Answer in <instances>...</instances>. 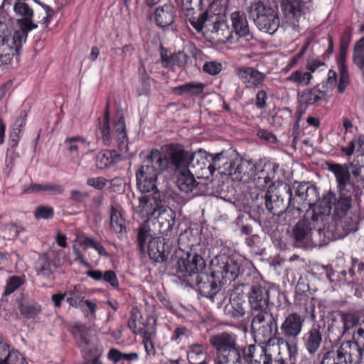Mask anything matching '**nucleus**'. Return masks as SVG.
I'll use <instances>...</instances> for the list:
<instances>
[{
  "mask_svg": "<svg viewBox=\"0 0 364 364\" xmlns=\"http://www.w3.org/2000/svg\"><path fill=\"white\" fill-rule=\"evenodd\" d=\"M209 343L214 355L240 349L237 343V336L232 332L222 331L213 334L210 337Z\"/></svg>",
  "mask_w": 364,
  "mask_h": 364,
  "instance_id": "obj_15",
  "label": "nucleus"
},
{
  "mask_svg": "<svg viewBox=\"0 0 364 364\" xmlns=\"http://www.w3.org/2000/svg\"><path fill=\"white\" fill-rule=\"evenodd\" d=\"M214 364H242L241 350L215 355Z\"/></svg>",
  "mask_w": 364,
  "mask_h": 364,
  "instance_id": "obj_39",
  "label": "nucleus"
},
{
  "mask_svg": "<svg viewBox=\"0 0 364 364\" xmlns=\"http://www.w3.org/2000/svg\"><path fill=\"white\" fill-rule=\"evenodd\" d=\"M23 279L17 276H12L8 280L5 287L4 293L5 296L9 295L15 291L19 287L23 284Z\"/></svg>",
  "mask_w": 364,
  "mask_h": 364,
  "instance_id": "obj_53",
  "label": "nucleus"
},
{
  "mask_svg": "<svg viewBox=\"0 0 364 364\" xmlns=\"http://www.w3.org/2000/svg\"><path fill=\"white\" fill-rule=\"evenodd\" d=\"M323 219L313 210L312 214L307 215L293 228L291 237L294 245L298 247L322 246L336 239L332 231L326 230Z\"/></svg>",
  "mask_w": 364,
  "mask_h": 364,
  "instance_id": "obj_3",
  "label": "nucleus"
},
{
  "mask_svg": "<svg viewBox=\"0 0 364 364\" xmlns=\"http://www.w3.org/2000/svg\"><path fill=\"white\" fill-rule=\"evenodd\" d=\"M157 216L149 220L143 225H150L151 232L154 235H161L171 237L173 227L175 224L176 213L171 208H159L156 211Z\"/></svg>",
  "mask_w": 364,
  "mask_h": 364,
  "instance_id": "obj_12",
  "label": "nucleus"
},
{
  "mask_svg": "<svg viewBox=\"0 0 364 364\" xmlns=\"http://www.w3.org/2000/svg\"><path fill=\"white\" fill-rule=\"evenodd\" d=\"M289 196V208L292 209V215L300 214L306 210L307 215L312 214L313 210L318 206L316 203L319 199L317 188L308 182L296 183L290 186Z\"/></svg>",
  "mask_w": 364,
  "mask_h": 364,
  "instance_id": "obj_6",
  "label": "nucleus"
},
{
  "mask_svg": "<svg viewBox=\"0 0 364 364\" xmlns=\"http://www.w3.org/2000/svg\"><path fill=\"white\" fill-rule=\"evenodd\" d=\"M210 20V16L208 15V12H203L200 14L198 17H193L190 20L192 26L198 32L203 31L206 33L205 25L208 21Z\"/></svg>",
  "mask_w": 364,
  "mask_h": 364,
  "instance_id": "obj_50",
  "label": "nucleus"
},
{
  "mask_svg": "<svg viewBox=\"0 0 364 364\" xmlns=\"http://www.w3.org/2000/svg\"><path fill=\"white\" fill-rule=\"evenodd\" d=\"M257 166L251 160L236 159L222 161L220 173L229 176L234 181L248 183L252 181Z\"/></svg>",
  "mask_w": 364,
  "mask_h": 364,
  "instance_id": "obj_11",
  "label": "nucleus"
},
{
  "mask_svg": "<svg viewBox=\"0 0 364 364\" xmlns=\"http://www.w3.org/2000/svg\"><path fill=\"white\" fill-rule=\"evenodd\" d=\"M327 168L333 173L338 191H354L356 186L351 180V166L349 164L327 163Z\"/></svg>",
  "mask_w": 364,
  "mask_h": 364,
  "instance_id": "obj_16",
  "label": "nucleus"
},
{
  "mask_svg": "<svg viewBox=\"0 0 364 364\" xmlns=\"http://www.w3.org/2000/svg\"><path fill=\"white\" fill-rule=\"evenodd\" d=\"M325 96L326 93L320 90L313 91L311 90H305L298 92V100L301 105L308 106L323 100Z\"/></svg>",
  "mask_w": 364,
  "mask_h": 364,
  "instance_id": "obj_37",
  "label": "nucleus"
},
{
  "mask_svg": "<svg viewBox=\"0 0 364 364\" xmlns=\"http://www.w3.org/2000/svg\"><path fill=\"white\" fill-rule=\"evenodd\" d=\"M269 291L260 285L252 286L249 292V302L251 309L257 313L268 311Z\"/></svg>",
  "mask_w": 364,
  "mask_h": 364,
  "instance_id": "obj_23",
  "label": "nucleus"
},
{
  "mask_svg": "<svg viewBox=\"0 0 364 364\" xmlns=\"http://www.w3.org/2000/svg\"><path fill=\"white\" fill-rule=\"evenodd\" d=\"M255 23L260 31L273 34L279 28V20L275 11L272 10L267 16H261Z\"/></svg>",
  "mask_w": 364,
  "mask_h": 364,
  "instance_id": "obj_31",
  "label": "nucleus"
},
{
  "mask_svg": "<svg viewBox=\"0 0 364 364\" xmlns=\"http://www.w3.org/2000/svg\"><path fill=\"white\" fill-rule=\"evenodd\" d=\"M27 117V113L25 110L21 112L19 116L15 121L14 127L13 131H16L17 132H21V128L23 127L26 124Z\"/></svg>",
  "mask_w": 364,
  "mask_h": 364,
  "instance_id": "obj_63",
  "label": "nucleus"
},
{
  "mask_svg": "<svg viewBox=\"0 0 364 364\" xmlns=\"http://www.w3.org/2000/svg\"><path fill=\"white\" fill-rule=\"evenodd\" d=\"M155 196H143L139 198V211L146 216H152L156 213L159 205L157 200L160 198L159 193Z\"/></svg>",
  "mask_w": 364,
  "mask_h": 364,
  "instance_id": "obj_32",
  "label": "nucleus"
},
{
  "mask_svg": "<svg viewBox=\"0 0 364 364\" xmlns=\"http://www.w3.org/2000/svg\"><path fill=\"white\" fill-rule=\"evenodd\" d=\"M23 191L25 193H38L46 191L51 195H60L63 193L64 188L61 185L53 183H31L28 187L23 186Z\"/></svg>",
  "mask_w": 364,
  "mask_h": 364,
  "instance_id": "obj_33",
  "label": "nucleus"
},
{
  "mask_svg": "<svg viewBox=\"0 0 364 364\" xmlns=\"http://www.w3.org/2000/svg\"><path fill=\"white\" fill-rule=\"evenodd\" d=\"M241 264L228 256H223L214 267L215 274L225 284L234 281L240 274Z\"/></svg>",
  "mask_w": 364,
  "mask_h": 364,
  "instance_id": "obj_18",
  "label": "nucleus"
},
{
  "mask_svg": "<svg viewBox=\"0 0 364 364\" xmlns=\"http://www.w3.org/2000/svg\"><path fill=\"white\" fill-rule=\"evenodd\" d=\"M53 209L51 207L40 205L36 208L35 211V217L38 219H50L53 217Z\"/></svg>",
  "mask_w": 364,
  "mask_h": 364,
  "instance_id": "obj_55",
  "label": "nucleus"
},
{
  "mask_svg": "<svg viewBox=\"0 0 364 364\" xmlns=\"http://www.w3.org/2000/svg\"><path fill=\"white\" fill-rule=\"evenodd\" d=\"M301 0H284L282 9L288 18H297L301 13Z\"/></svg>",
  "mask_w": 364,
  "mask_h": 364,
  "instance_id": "obj_41",
  "label": "nucleus"
},
{
  "mask_svg": "<svg viewBox=\"0 0 364 364\" xmlns=\"http://www.w3.org/2000/svg\"><path fill=\"white\" fill-rule=\"evenodd\" d=\"M305 318L297 313H291L284 318L280 326L284 340L295 341L301 334Z\"/></svg>",
  "mask_w": 364,
  "mask_h": 364,
  "instance_id": "obj_20",
  "label": "nucleus"
},
{
  "mask_svg": "<svg viewBox=\"0 0 364 364\" xmlns=\"http://www.w3.org/2000/svg\"><path fill=\"white\" fill-rule=\"evenodd\" d=\"M323 339V333L319 325L313 326L303 336L304 346L308 353L314 355L319 350Z\"/></svg>",
  "mask_w": 364,
  "mask_h": 364,
  "instance_id": "obj_24",
  "label": "nucleus"
},
{
  "mask_svg": "<svg viewBox=\"0 0 364 364\" xmlns=\"http://www.w3.org/2000/svg\"><path fill=\"white\" fill-rule=\"evenodd\" d=\"M176 16V10L171 4H164L155 11V21L159 27L165 28L171 26Z\"/></svg>",
  "mask_w": 364,
  "mask_h": 364,
  "instance_id": "obj_28",
  "label": "nucleus"
},
{
  "mask_svg": "<svg viewBox=\"0 0 364 364\" xmlns=\"http://www.w3.org/2000/svg\"><path fill=\"white\" fill-rule=\"evenodd\" d=\"M225 160L223 152L216 154L212 157V164L209 163L207 157L203 153L199 151L198 153H191V162L190 166L195 169L196 173L201 174L202 177H205L204 174L208 173L213 175L215 171L222 168V161ZM208 177V176H205Z\"/></svg>",
  "mask_w": 364,
  "mask_h": 364,
  "instance_id": "obj_13",
  "label": "nucleus"
},
{
  "mask_svg": "<svg viewBox=\"0 0 364 364\" xmlns=\"http://www.w3.org/2000/svg\"><path fill=\"white\" fill-rule=\"evenodd\" d=\"M353 61L359 68L364 67V38L360 39L355 45Z\"/></svg>",
  "mask_w": 364,
  "mask_h": 364,
  "instance_id": "obj_46",
  "label": "nucleus"
},
{
  "mask_svg": "<svg viewBox=\"0 0 364 364\" xmlns=\"http://www.w3.org/2000/svg\"><path fill=\"white\" fill-rule=\"evenodd\" d=\"M272 10L274 9L271 6L265 5L262 1H257L252 4L247 11L250 18L256 23V21H259L261 16L263 18L267 16Z\"/></svg>",
  "mask_w": 364,
  "mask_h": 364,
  "instance_id": "obj_40",
  "label": "nucleus"
},
{
  "mask_svg": "<svg viewBox=\"0 0 364 364\" xmlns=\"http://www.w3.org/2000/svg\"><path fill=\"white\" fill-rule=\"evenodd\" d=\"M245 301L240 298L229 299V302L224 307V313L225 315L234 318H239L245 314Z\"/></svg>",
  "mask_w": 364,
  "mask_h": 364,
  "instance_id": "obj_34",
  "label": "nucleus"
},
{
  "mask_svg": "<svg viewBox=\"0 0 364 364\" xmlns=\"http://www.w3.org/2000/svg\"><path fill=\"white\" fill-rule=\"evenodd\" d=\"M277 316H274L269 311H259L253 314L251 329L257 333V336H269L274 326L277 330Z\"/></svg>",
  "mask_w": 364,
  "mask_h": 364,
  "instance_id": "obj_17",
  "label": "nucleus"
},
{
  "mask_svg": "<svg viewBox=\"0 0 364 364\" xmlns=\"http://www.w3.org/2000/svg\"><path fill=\"white\" fill-rule=\"evenodd\" d=\"M18 309L26 318H35L41 311V306L31 299H22L18 302Z\"/></svg>",
  "mask_w": 364,
  "mask_h": 364,
  "instance_id": "obj_36",
  "label": "nucleus"
},
{
  "mask_svg": "<svg viewBox=\"0 0 364 364\" xmlns=\"http://www.w3.org/2000/svg\"><path fill=\"white\" fill-rule=\"evenodd\" d=\"M177 277L187 285L194 288L201 296L216 301L221 308L226 299L225 293H220V278L215 270L208 273L205 259L196 252H183L178 256L176 264Z\"/></svg>",
  "mask_w": 364,
  "mask_h": 364,
  "instance_id": "obj_1",
  "label": "nucleus"
},
{
  "mask_svg": "<svg viewBox=\"0 0 364 364\" xmlns=\"http://www.w3.org/2000/svg\"><path fill=\"white\" fill-rule=\"evenodd\" d=\"M109 219L112 230L118 235V237H122L126 233V226L121 205L117 203L111 204Z\"/></svg>",
  "mask_w": 364,
  "mask_h": 364,
  "instance_id": "obj_26",
  "label": "nucleus"
},
{
  "mask_svg": "<svg viewBox=\"0 0 364 364\" xmlns=\"http://www.w3.org/2000/svg\"><path fill=\"white\" fill-rule=\"evenodd\" d=\"M232 32L240 38L251 36L250 26L245 14L235 11L230 14Z\"/></svg>",
  "mask_w": 364,
  "mask_h": 364,
  "instance_id": "obj_27",
  "label": "nucleus"
},
{
  "mask_svg": "<svg viewBox=\"0 0 364 364\" xmlns=\"http://www.w3.org/2000/svg\"><path fill=\"white\" fill-rule=\"evenodd\" d=\"M2 360L0 364H28L24 356L17 350H10L6 347V353H3L1 356Z\"/></svg>",
  "mask_w": 364,
  "mask_h": 364,
  "instance_id": "obj_42",
  "label": "nucleus"
},
{
  "mask_svg": "<svg viewBox=\"0 0 364 364\" xmlns=\"http://www.w3.org/2000/svg\"><path fill=\"white\" fill-rule=\"evenodd\" d=\"M351 174L353 175L356 187L364 188V165H358L350 162Z\"/></svg>",
  "mask_w": 364,
  "mask_h": 364,
  "instance_id": "obj_48",
  "label": "nucleus"
},
{
  "mask_svg": "<svg viewBox=\"0 0 364 364\" xmlns=\"http://www.w3.org/2000/svg\"><path fill=\"white\" fill-rule=\"evenodd\" d=\"M203 70L210 75H217L221 71L222 65L220 63L214 61L207 62L204 64Z\"/></svg>",
  "mask_w": 364,
  "mask_h": 364,
  "instance_id": "obj_57",
  "label": "nucleus"
},
{
  "mask_svg": "<svg viewBox=\"0 0 364 364\" xmlns=\"http://www.w3.org/2000/svg\"><path fill=\"white\" fill-rule=\"evenodd\" d=\"M55 269L54 264L52 263V258L49 253H43L38 258L35 262V269L37 275L50 278Z\"/></svg>",
  "mask_w": 364,
  "mask_h": 364,
  "instance_id": "obj_30",
  "label": "nucleus"
},
{
  "mask_svg": "<svg viewBox=\"0 0 364 364\" xmlns=\"http://www.w3.org/2000/svg\"><path fill=\"white\" fill-rule=\"evenodd\" d=\"M85 140L80 136H73L65 139L64 144L70 153H77L80 146L84 145Z\"/></svg>",
  "mask_w": 364,
  "mask_h": 364,
  "instance_id": "obj_52",
  "label": "nucleus"
},
{
  "mask_svg": "<svg viewBox=\"0 0 364 364\" xmlns=\"http://www.w3.org/2000/svg\"><path fill=\"white\" fill-rule=\"evenodd\" d=\"M363 349L353 341L341 343L336 348L326 352L321 364H350L358 362L363 358Z\"/></svg>",
  "mask_w": 364,
  "mask_h": 364,
  "instance_id": "obj_9",
  "label": "nucleus"
},
{
  "mask_svg": "<svg viewBox=\"0 0 364 364\" xmlns=\"http://www.w3.org/2000/svg\"><path fill=\"white\" fill-rule=\"evenodd\" d=\"M205 85L201 82H189L173 88V92L178 95H186L196 97L203 92Z\"/></svg>",
  "mask_w": 364,
  "mask_h": 364,
  "instance_id": "obj_38",
  "label": "nucleus"
},
{
  "mask_svg": "<svg viewBox=\"0 0 364 364\" xmlns=\"http://www.w3.org/2000/svg\"><path fill=\"white\" fill-rule=\"evenodd\" d=\"M205 350L202 344H193L190 346V350L188 353V359L191 364L200 360V357H204Z\"/></svg>",
  "mask_w": 364,
  "mask_h": 364,
  "instance_id": "obj_47",
  "label": "nucleus"
},
{
  "mask_svg": "<svg viewBox=\"0 0 364 364\" xmlns=\"http://www.w3.org/2000/svg\"><path fill=\"white\" fill-rule=\"evenodd\" d=\"M88 196L89 194L87 192L81 191L77 189H73L70 193V199L77 203L84 202Z\"/></svg>",
  "mask_w": 364,
  "mask_h": 364,
  "instance_id": "obj_59",
  "label": "nucleus"
},
{
  "mask_svg": "<svg viewBox=\"0 0 364 364\" xmlns=\"http://www.w3.org/2000/svg\"><path fill=\"white\" fill-rule=\"evenodd\" d=\"M267 100V93L264 90L257 92L255 100V105L258 109H265L267 107L266 101Z\"/></svg>",
  "mask_w": 364,
  "mask_h": 364,
  "instance_id": "obj_64",
  "label": "nucleus"
},
{
  "mask_svg": "<svg viewBox=\"0 0 364 364\" xmlns=\"http://www.w3.org/2000/svg\"><path fill=\"white\" fill-rule=\"evenodd\" d=\"M341 318L343 325V333L356 326L359 323L358 316L352 312H341Z\"/></svg>",
  "mask_w": 364,
  "mask_h": 364,
  "instance_id": "obj_44",
  "label": "nucleus"
},
{
  "mask_svg": "<svg viewBox=\"0 0 364 364\" xmlns=\"http://www.w3.org/2000/svg\"><path fill=\"white\" fill-rule=\"evenodd\" d=\"M50 8L47 5H43L42 8L36 11V18L37 23H46L50 21Z\"/></svg>",
  "mask_w": 364,
  "mask_h": 364,
  "instance_id": "obj_54",
  "label": "nucleus"
},
{
  "mask_svg": "<svg viewBox=\"0 0 364 364\" xmlns=\"http://www.w3.org/2000/svg\"><path fill=\"white\" fill-rule=\"evenodd\" d=\"M290 186L287 183L275 181L271 183L267 191L256 193L253 200L256 202L264 200L267 210L273 215L280 216L283 213L292 215V209L289 208V196Z\"/></svg>",
  "mask_w": 364,
  "mask_h": 364,
  "instance_id": "obj_5",
  "label": "nucleus"
},
{
  "mask_svg": "<svg viewBox=\"0 0 364 364\" xmlns=\"http://www.w3.org/2000/svg\"><path fill=\"white\" fill-rule=\"evenodd\" d=\"M353 191H338V196L333 191H328L322 196L321 200L315 207V211L323 219L326 223L331 210H333V219L340 223L345 235L358 230V220L353 214L352 193Z\"/></svg>",
  "mask_w": 364,
  "mask_h": 364,
  "instance_id": "obj_2",
  "label": "nucleus"
},
{
  "mask_svg": "<svg viewBox=\"0 0 364 364\" xmlns=\"http://www.w3.org/2000/svg\"><path fill=\"white\" fill-rule=\"evenodd\" d=\"M99 120L100 119H99ZM97 134L98 137H100V139L105 145H109L112 142V134L109 122L100 121Z\"/></svg>",
  "mask_w": 364,
  "mask_h": 364,
  "instance_id": "obj_45",
  "label": "nucleus"
},
{
  "mask_svg": "<svg viewBox=\"0 0 364 364\" xmlns=\"http://www.w3.org/2000/svg\"><path fill=\"white\" fill-rule=\"evenodd\" d=\"M139 312H132L130 318L128 321V326L134 333L144 334L145 330L142 328H139L136 323L137 314Z\"/></svg>",
  "mask_w": 364,
  "mask_h": 364,
  "instance_id": "obj_60",
  "label": "nucleus"
},
{
  "mask_svg": "<svg viewBox=\"0 0 364 364\" xmlns=\"http://www.w3.org/2000/svg\"><path fill=\"white\" fill-rule=\"evenodd\" d=\"M23 1L16 0L14 4V10L16 14L21 17L17 19L16 21L19 27V29L17 31H25L26 36H28V33L36 28L38 25L32 21L34 16L33 9L27 4L23 2Z\"/></svg>",
  "mask_w": 364,
  "mask_h": 364,
  "instance_id": "obj_22",
  "label": "nucleus"
},
{
  "mask_svg": "<svg viewBox=\"0 0 364 364\" xmlns=\"http://www.w3.org/2000/svg\"><path fill=\"white\" fill-rule=\"evenodd\" d=\"M312 75L310 73H301L299 70L294 71L288 77L287 80L296 82L299 85H306L309 83Z\"/></svg>",
  "mask_w": 364,
  "mask_h": 364,
  "instance_id": "obj_51",
  "label": "nucleus"
},
{
  "mask_svg": "<svg viewBox=\"0 0 364 364\" xmlns=\"http://www.w3.org/2000/svg\"><path fill=\"white\" fill-rule=\"evenodd\" d=\"M262 338L264 339L263 342L265 343V346L263 347L267 350L271 346L283 344L284 343H287V346L289 347L288 341L284 340L283 337L273 336L272 333L269 336Z\"/></svg>",
  "mask_w": 364,
  "mask_h": 364,
  "instance_id": "obj_58",
  "label": "nucleus"
},
{
  "mask_svg": "<svg viewBox=\"0 0 364 364\" xmlns=\"http://www.w3.org/2000/svg\"><path fill=\"white\" fill-rule=\"evenodd\" d=\"M191 153L185 150L181 145H171L168 156L163 154L168 162V168H172L179 172L187 170L191 162Z\"/></svg>",
  "mask_w": 364,
  "mask_h": 364,
  "instance_id": "obj_19",
  "label": "nucleus"
},
{
  "mask_svg": "<svg viewBox=\"0 0 364 364\" xmlns=\"http://www.w3.org/2000/svg\"><path fill=\"white\" fill-rule=\"evenodd\" d=\"M113 136L117 141L120 154L109 150L100 152L96 157V166L98 168H108L119 161L122 156L127 158L131 155L129 151L126 125L123 116H120L115 121Z\"/></svg>",
  "mask_w": 364,
  "mask_h": 364,
  "instance_id": "obj_7",
  "label": "nucleus"
},
{
  "mask_svg": "<svg viewBox=\"0 0 364 364\" xmlns=\"http://www.w3.org/2000/svg\"><path fill=\"white\" fill-rule=\"evenodd\" d=\"M107 181L103 177L89 178L87 180V184L96 189L102 190L105 187Z\"/></svg>",
  "mask_w": 364,
  "mask_h": 364,
  "instance_id": "obj_61",
  "label": "nucleus"
},
{
  "mask_svg": "<svg viewBox=\"0 0 364 364\" xmlns=\"http://www.w3.org/2000/svg\"><path fill=\"white\" fill-rule=\"evenodd\" d=\"M273 175L274 173L272 171L270 166L264 168L257 166V170L255 171L252 181L257 188L264 191L263 189L271 182Z\"/></svg>",
  "mask_w": 364,
  "mask_h": 364,
  "instance_id": "obj_35",
  "label": "nucleus"
},
{
  "mask_svg": "<svg viewBox=\"0 0 364 364\" xmlns=\"http://www.w3.org/2000/svg\"><path fill=\"white\" fill-rule=\"evenodd\" d=\"M237 77L247 85L257 86L264 80L266 75L252 67H240L235 69Z\"/></svg>",
  "mask_w": 364,
  "mask_h": 364,
  "instance_id": "obj_25",
  "label": "nucleus"
},
{
  "mask_svg": "<svg viewBox=\"0 0 364 364\" xmlns=\"http://www.w3.org/2000/svg\"><path fill=\"white\" fill-rule=\"evenodd\" d=\"M176 185L181 192L189 193L197 188L198 183L193 173L187 169L178 172Z\"/></svg>",
  "mask_w": 364,
  "mask_h": 364,
  "instance_id": "obj_29",
  "label": "nucleus"
},
{
  "mask_svg": "<svg viewBox=\"0 0 364 364\" xmlns=\"http://www.w3.org/2000/svg\"><path fill=\"white\" fill-rule=\"evenodd\" d=\"M165 238L154 235L151 232L150 225H141L137 232L136 242L141 253L149 255V258L156 262H164L169 250L165 246Z\"/></svg>",
  "mask_w": 364,
  "mask_h": 364,
  "instance_id": "obj_8",
  "label": "nucleus"
},
{
  "mask_svg": "<svg viewBox=\"0 0 364 364\" xmlns=\"http://www.w3.org/2000/svg\"><path fill=\"white\" fill-rule=\"evenodd\" d=\"M23 31H16L13 36L5 32L0 33V63L1 65H14L13 58L16 55V63L19 61L18 55L22 45L27 38Z\"/></svg>",
  "mask_w": 364,
  "mask_h": 364,
  "instance_id": "obj_10",
  "label": "nucleus"
},
{
  "mask_svg": "<svg viewBox=\"0 0 364 364\" xmlns=\"http://www.w3.org/2000/svg\"><path fill=\"white\" fill-rule=\"evenodd\" d=\"M162 63L165 67H169L172 65H177L178 67H183L187 64L188 55L183 51H179L172 55L170 58L164 57L163 55Z\"/></svg>",
  "mask_w": 364,
  "mask_h": 364,
  "instance_id": "obj_43",
  "label": "nucleus"
},
{
  "mask_svg": "<svg viewBox=\"0 0 364 364\" xmlns=\"http://www.w3.org/2000/svg\"><path fill=\"white\" fill-rule=\"evenodd\" d=\"M66 295H69L67 298V302L70 306L73 307H82L84 296L80 289L75 287L73 290L66 293Z\"/></svg>",
  "mask_w": 364,
  "mask_h": 364,
  "instance_id": "obj_49",
  "label": "nucleus"
},
{
  "mask_svg": "<svg viewBox=\"0 0 364 364\" xmlns=\"http://www.w3.org/2000/svg\"><path fill=\"white\" fill-rule=\"evenodd\" d=\"M102 279L114 288L119 286V282L117 275L112 270L105 271V273H103Z\"/></svg>",
  "mask_w": 364,
  "mask_h": 364,
  "instance_id": "obj_62",
  "label": "nucleus"
},
{
  "mask_svg": "<svg viewBox=\"0 0 364 364\" xmlns=\"http://www.w3.org/2000/svg\"><path fill=\"white\" fill-rule=\"evenodd\" d=\"M242 359L247 364H271L272 355L263 346L250 344L240 348Z\"/></svg>",
  "mask_w": 364,
  "mask_h": 364,
  "instance_id": "obj_21",
  "label": "nucleus"
},
{
  "mask_svg": "<svg viewBox=\"0 0 364 364\" xmlns=\"http://www.w3.org/2000/svg\"><path fill=\"white\" fill-rule=\"evenodd\" d=\"M205 27L206 33L218 43H227L232 37V30L227 24L224 16L219 14L210 15Z\"/></svg>",
  "mask_w": 364,
  "mask_h": 364,
  "instance_id": "obj_14",
  "label": "nucleus"
},
{
  "mask_svg": "<svg viewBox=\"0 0 364 364\" xmlns=\"http://www.w3.org/2000/svg\"><path fill=\"white\" fill-rule=\"evenodd\" d=\"M153 333L147 331H144L143 335V343L146 353L149 355H154L155 354V349L152 342Z\"/></svg>",
  "mask_w": 364,
  "mask_h": 364,
  "instance_id": "obj_56",
  "label": "nucleus"
},
{
  "mask_svg": "<svg viewBox=\"0 0 364 364\" xmlns=\"http://www.w3.org/2000/svg\"><path fill=\"white\" fill-rule=\"evenodd\" d=\"M168 169L167 160L159 150H152L136 172V186L141 193L158 194V175Z\"/></svg>",
  "mask_w": 364,
  "mask_h": 364,
  "instance_id": "obj_4",
  "label": "nucleus"
}]
</instances>
